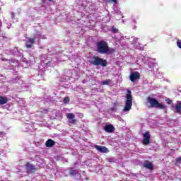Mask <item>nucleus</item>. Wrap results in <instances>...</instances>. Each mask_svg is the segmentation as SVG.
Returning a JSON list of instances; mask_svg holds the SVG:
<instances>
[{
    "label": "nucleus",
    "mask_w": 181,
    "mask_h": 181,
    "mask_svg": "<svg viewBox=\"0 0 181 181\" xmlns=\"http://www.w3.org/2000/svg\"><path fill=\"white\" fill-rule=\"evenodd\" d=\"M100 54H114L115 53V49L110 47L108 42L105 40H100L97 42V50Z\"/></svg>",
    "instance_id": "nucleus-1"
},
{
    "label": "nucleus",
    "mask_w": 181,
    "mask_h": 181,
    "mask_svg": "<svg viewBox=\"0 0 181 181\" xmlns=\"http://www.w3.org/2000/svg\"><path fill=\"white\" fill-rule=\"evenodd\" d=\"M89 63L91 64L92 66H101V67H107V64H108L107 59H104L95 55L90 58Z\"/></svg>",
    "instance_id": "nucleus-2"
},
{
    "label": "nucleus",
    "mask_w": 181,
    "mask_h": 181,
    "mask_svg": "<svg viewBox=\"0 0 181 181\" xmlns=\"http://www.w3.org/2000/svg\"><path fill=\"white\" fill-rule=\"evenodd\" d=\"M147 103H149L151 108H159L160 110H165L166 105L159 103V101L151 96L147 98Z\"/></svg>",
    "instance_id": "nucleus-3"
},
{
    "label": "nucleus",
    "mask_w": 181,
    "mask_h": 181,
    "mask_svg": "<svg viewBox=\"0 0 181 181\" xmlns=\"http://www.w3.org/2000/svg\"><path fill=\"white\" fill-rule=\"evenodd\" d=\"M131 108H132V92L128 90L126 94V102L123 111L126 112V111H129Z\"/></svg>",
    "instance_id": "nucleus-4"
},
{
    "label": "nucleus",
    "mask_w": 181,
    "mask_h": 181,
    "mask_svg": "<svg viewBox=\"0 0 181 181\" xmlns=\"http://www.w3.org/2000/svg\"><path fill=\"white\" fill-rule=\"evenodd\" d=\"M35 43H36V35H33V37H27L25 47L27 49H31V47H33Z\"/></svg>",
    "instance_id": "nucleus-5"
},
{
    "label": "nucleus",
    "mask_w": 181,
    "mask_h": 181,
    "mask_svg": "<svg viewBox=\"0 0 181 181\" xmlns=\"http://www.w3.org/2000/svg\"><path fill=\"white\" fill-rule=\"evenodd\" d=\"M130 81L132 83H135L136 80H139L141 78V74L138 71L132 72L129 76Z\"/></svg>",
    "instance_id": "nucleus-6"
},
{
    "label": "nucleus",
    "mask_w": 181,
    "mask_h": 181,
    "mask_svg": "<svg viewBox=\"0 0 181 181\" xmlns=\"http://www.w3.org/2000/svg\"><path fill=\"white\" fill-rule=\"evenodd\" d=\"M24 166L25 167L27 173H35L36 167L34 165L27 163Z\"/></svg>",
    "instance_id": "nucleus-7"
},
{
    "label": "nucleus",
    "mask_w": 181,
    "mask_h": 181,
    "mask_svg": "<svg viewBox=\"0 0 181 181\" xmlns=\"http://www.w3.org/2000/svg\"><path fill=\"white\" fill-rule=\"evenodd\" d=\"M143 136V145H149V144H151V134H149V132H146Z\"/></svg>",
    "instance_id": "nucleus-8"
},
{
    "label": "nucleus",
    "mask_w": 181,
    "mask_h": 181,
    "mask_svg": "<svg viewBox=\"0 0 181 181\" xmlns=\"http://www.w3.org/2000/svg\"><path fill=\"white\" fill-rule=\"evenodd\" d=\"M66 115V118L69 119V124L74 125V124L77 122V119H76V116L74 113H67Z\"/></svg>",
    "instance_id": "nucleus-9"
},
{
    "label": "nucleus",
    "mask_w": 181,
    "mask_h": 181,
    "mask_svg": "<svg viewBox=\"0 0 181 181\" xmlns=\"http://www.w3.org/2000/svg\"><path fill=\"white\" fill-rule=\"evenodd\" d=\"M105 132L112 134L115 131V127L112 124H106L104 127Z\"/></svg>",
    "instance_id": "nucleus-10"
},
{
    "label": "nucleus",
    "mask_w": 181,
    "mask_h": 181,
    "mask_svg": "<svg viewBox=\"0 0 181 181\" xmlns=\"http://www.w3.org/2000/svg\"><path fill=\"white\" fill-rule=\"evenodd\" d=\"M95 148L97 149V151L101 152L102 153H107V152H108V148H107L105 146L95 145Z\"/></svg>",
    "instance_id": "nucleus-11"
},
{
    "label": "nucleus",
    "mask_w": 181,
    "mask_h": 181,
    "mask_svg": "<svg viewBox=\"0 0 181 181\" xmlns=\"http://www.w3.org/2000/svg\"><path fill=\"white\" fill-rule=\"evenodd\" d=\"M143 168L152 170V169H153V164H152V163H151L149 160H146L143 163Z\"/></svg>",
    "instance_id": "nucleus-12"
},
{
    "label": "nucleus",
    "mask_w": 181,
    "mask_h": 181,
    "mask_svg": "<svg viewBox=\"0 0 181 181\" xmlns=\"http://www.w3.org/2000/svg\"><path fill=\"white\" fill-rule=\"evenodd\" d=\"M55 144L56 141H54V140L49 139L45 142V146H47V148H52V146H54Z\"/></svg>",
    "instance_id": "nucleus-13"
},
{
    "label": "nucleus",
    "mask_w": 181,
    "mask_h": 181,
    "mask_svg": "<svg viewBox=\"0 0 181 181\" xmlns=\"http://www.w3.org/2000/svg\"><path fill=\"white\" fill-rule=\"evenodd\" d=\"M175 112H177V114H181V101L178 102L176 105H175Z\"/></svg>",
    "instance_id": "nucleus-14"
},
{
    "label": "nucleus",
    "mask_w": 181,
    "mask_h": 181,
    "mask_svg": "<svg viewBox=\"0 0 181 181\" xmlns=\"http://www.w3.org/2000/svg\"><path fill=\"white\" fill-rule=\"evenodd\" d=\"M8 103V98L6 97L0 96V105H4Z\"/></svg>",
    "instance_id": "nucleus-15"
},
{
    "label": "nucleus",
    "mask_w": 181,
    "mask_h": 181,
    "mask_svg": "<svg viewBox=\"0 0 181 181\" xmlns=\"http://www.w3.org/2000/svg\"><path fill=\"white\" fill-rule=\"evenodd\" d=\"M110 83H111V79H106L105 81H102V85L110 86Z\"/></svg>",
    "instance_id": "nucleus-16"
},
{
    "label": "nucleus",
    "mask_w": 181,
    "mask_h": 181,
    "mask_svg": "<svg viewBox=\"0 0 181 181\" xmlns=\"http://www.w3.org/2000/svg\"><path fill=\"white\" fill-rule=\"evenodd\" d=\"M181 163V157H178L176 158V160H175V165L176 166H179L180 164Z\"/></svg>",
    "instance_id": "nucleus-17"
},
{
    "label": "nucleus",
    "mask_w": 181,
    "mask_h": 181,
    "mask_svg": "<svg viewBox=\"0 0 181 181\" xmlns=\"http://www.w3.org/2000/svg\"><path fill=\"white\" fill-rule=\"evenodd\" d=\"M68 103H70V98L69 97H65L64 98V103L68 104Z\"/></svg>",
    "instance_id": "nucleus-18"
},
{
    "label": "nucleus",
    "mask_w": 181,
    "mask_h": 181,
    "mask_svg": "<svg viewBox=\"0 0 181 181\" xmlns=\"http://www.w3.org/2000/svg\"><path fill=\"white\" fill-rule=\"evenodd\" d=\"M118 0H107L108 4H117Z\"/></svg>",
    "instance_id": "nucleus-19"
},
{
    "label": "nucleus",
    "mask_w": 181,
    "mask_h": 181,
    "mask_svg": "<svg viewBox=\"0 0 181 181\" xmlns=\"http://www.w3.org/2000/svg\"><path fill=\"white\" fill-rule=\"evenodd\" d=\"M112 33H118V29L115 28V27L112 28Z\"/></svg>",
    "instance_id": "nucleus-20"
},
{
    "label": "nucleus",
    "mask_w": 181,
    "mask_h": 181,
    "mask_svg": "<svg viewBox=\"0 0 181 181\" xmlns=\"http://www.w3.org/2000/svg\"><path fill=\"white\" fill-rule=\"evenodd\" d=\"M177 45L179 47V49H181V40H177Z\"/></svg>",
    "instance_id": "nucleus-21"
},
{
    "label": "nucleus",
    "mask_w": 181,
    "mask_h": 181,
    "mask_svg": "<svg viewBox=\"0 0 181 181\" xmlns=\"http://www.w3.org/2000/svg\"><path fill=\"white\" fill-rule=\"evenodd\" d=\"M165 101H167L168 104H172V100L169 98L166 99Z\"/></svg>",
    "instance_id": "nucleus-22"
},
{
    "label": "nucleus",
    "mask_w": 181,
    "mask_h": 181,
    "mask_svg": "<svg viewBox=\"0 0 181 181\" xmlns=\"http://www.w3.org/2000/svg\"><path fill=\"white\" fill-rule=\"evenodd\" d=\"M11 16H12V18H15V16H16V13H15L14 12H12Z\"/></svg>",
    "instance_id": "nucleus-23"
},
{
    "label": "nucleus",
    "mask_w": 181,
    "mask_h": 181,
    "mask_svg": "<svg viewBox=\"0 0 181 181\" xmlns=\"http://www.w3.org/2000/svg\"><path fill=\"white\" fill-rule=\"evenodd\" d=\"M70 173H71V175H73V174L76 173V170H71Z\"/></svg>",
    "instance_id": "nucleus-24"
},
{
    "label": "nucleus",
    "mask_w": 181,
    "mask_h": 181,
    "mask_svg": "<svg viewBox=\"0 0 181 181\" xmlns=\"http://www.w3.org/2000/svg\"><path fill=\"white\" fill-rule=\"evenodd\" d=\"M49 2H53L54 0H48Z\"/></svg>",
    "instance_id": "nucleus-25"
},
{
    "label": "nucleus",
    "mask_w": 181,
    "mask_h": 181,
    "mask_svg": "<svg viewBox=\"0 0 181 181\" xmlns=\"http://www.w3.org/2000/svg\"><path fill=\"white\" fill-rule=\"evenodd\" d=\"M115 105L118 106V103H115Z\"/></svg>",
    "instance_id": "nucleus-26"
},
{
    "label": "nucleus",
    "mask_w": 181,
    "mask_h": 181,
    "mask_svg": "<svg viewBox=\"0 0 181 181\" xmlns=\"http://www.w3.org/2000/svg\"><path fill=\"white\" fill-rule=\"evenodd\" d=\"M3 134H4V132H0V135H3Z\"/></svg>",
    "instance_id": "nucleus-27"
}]
</instances>
